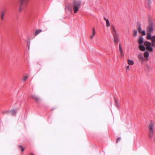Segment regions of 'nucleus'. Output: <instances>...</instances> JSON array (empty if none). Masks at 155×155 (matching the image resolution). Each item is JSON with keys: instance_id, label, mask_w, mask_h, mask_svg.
Here are the masks:
<instances>
[{"instance_id": "1", "label": "nucleus", "mask_w": 155, "mask_h": 155, "mask_svg": "<svg viewBox=\"0 0 155 155\" xmlns=\"http://www.w3.org/2000/svg\"><path fill=\"white\" fill-rule=\"evenodd\" d=\"M81 2L80 0L75 1L72 5L69 3L66 4L65 9L66 11H69L71 12L73 9L74 13H76L78 10L79 8L80 7Z\"/></svg>"}, {"instance_id": "2", "label": "nucleus", "mask_w": 155, "mask_h": 155, "mask_svg": "<svg viewBox=\"0 0 155 155\" xmlns=\"http://www.w3.org/2000/svg\"><path fill=\"white\" fill-rule=\"evenodd\" d=\"M154 24L153 23L151 20H149L148 25L147 26L146 29L147 32L152 33L154 31Z\"/></svg>"}, {"instance_id": "3", "label": "nucleus", "mask_w": 155, "mask_h": 155, "mask_svg": "<svg viewBox=\"0 0 155 155\" xmlns=\"http://www.w3.org/2000/svg\"><path fill=\"white\" fill-rule=\"evenodd\" d=\"M28 0H19L20 8L19 10V12H20L22 9L25 8L27 5Z\"/></svg>"}, {"instance_id": "4", "label": "nucleus", "mask_w": 155, "mask_h": 155, "mask_svg": "<svg viewBox=\"0 0 155 155\" xmlns=\"http://www.w3.org/2000/svg\"><path fill=\"white\" fill-rule=\"evenodd\" d=\"M112 33L114 38V42L115 43H118L119 40L117 37V35L116 33L115 28L113 26L112 27Z\"/></svg>"}, {"instance_id": "5", "label": "nucleus", "mask_w": 155, "mask_h": 155, "mask_svg": "<svg viewBox=\"0 0 155 155\" xmlns=\"http://www.w3.org/2000/svg\"><path fill=\"white\" fill-rule=\"evenodd\" d=\"M153 124L150 123L149 125V137L150 138H152L153 137Z\"/></svg>"}, {"instance_id": "6", "label": "nucleus", "mask_w": 155, "mask_h": 155, "mask_svg": "<svg viewBox=\"0 0 155 155\" xmlns=\"http://www.w3.org/2000/svg\"><path fill=\"white\" fill-rule=\"evenodd\" d=\"M144 45L146 46V49L150 52H152L153 49L151 46V43L148 41H145L144 42Z\"/></svg>"}, {"instance_id": "7", "label": "nucleus", "mask_w": 155, "mask_h": 155, "mask_svg": "<svg viewBox=\"0 0 155 155\" xmlns=\"http://www.w3.org/2000/svg\"><path fill=\"white\" fill-rule=\"evenodd\" d=\"M151 33H148L147 34V39L148 40H152L154 38L153 37V36H152L151 34Z\"/></svg>"}, {"instance_id": "8", "label": "nucleus", "mask_w": 155, "mask_h": 155, "mask_svg": "<svg viewBox=\"0 0 155 155\" xmlns=\"http://www.w3.org/2000/svg\"><path fill=\"white\" fill-rule=\"evenodd\" d=\"M138 42L139 45L142 44L143 42V38L142 36H140L139 37Z\"/></svg>"}, {"instance_id": "9", "label": "nucleus", "mask_w": 155, "mask_h": 155, "mask_svg": "<svg viewBox=\"0 0 155 155\" xmlns=\"http://www.w3.org/2000/svg\"><path fill=\"white\" fill-rule=\"evenodd\" d=\"M139 47L140 50L142 51H144L146 50L145 47L142 44L139 45Z\"/></svg>"}, {"instance_id": "10", "label": "nucleus", "mask_w": 155, "mask_h": 155, "mask_svg": "<svg viewBox=\"0 0 155 155\" xmlns=\"http://www.w3.org/2000/svg\"><path fill=\"white\" fill-rule=\"evenodd\" d=\"M11 111V112L9 113V114L11 115H15L17 113L16 110L15 109H13Z\"/></svg>"}, {"instance_id": "11", "label": "nucleus", "mask_w": 155, "mask_h": 155, "mask_svg": "<svg viewBox=\"0 0 155 155\" xmlns=\"http://www.w3.org/2000/svg\"><path fill=\"white\" fill-rule=\"evenodd\" d=\"M31 97L34 99L36 102H38L39 100V99L38 97H37L35 95H33L31 96Z\"/></svg>"}, {"instance_id": "12", "label": "nucleus", "mask_w": 155, "mask_h": 155, "mask_svg": "<svg viewBox=\"0 0 155 155\" xmlns=\"http://www.w3.org/2000/svg\"><path fill=\"white\" fill-rule=\"evenodd\" d=\"M153 37L154 38L152 40H151V47L155 46V35H153Z\"/></svg>"}, {"instance_id": "13", "label": "nucleus", "mask_w": 155, "mask_h": 155, "mask_svg": "<svg viewBox=\"0 0 155 155\" xmlns=\"http://www.w3.org/2000/svg\"><path fill=\"white\" fill-rule=\"evenodd\" d=\"M137 29L139 32L140 33H141V25L139 23H137Z\"/></svg>"}, {"instance_id": "14", "label": "nucleus", "mask_w": 155, "mask_h": 155, "mask_svg": "<svg viewBox=\"0 0 155 155\" xmlns=\"http://www.w3.org/2000/svg\"><path fill=\"white\" fill-rule=\"evenodd\" d=\"M119 49L120 51V55L121 56H123V51L120 44L119 45Z\"/></svg>"}, {"instance_id": "15", "label": "nucleus", "mask_w": 155, "mask_h": 155, "mask_svg": "<svg viewBox=\"0 0 155 155\" xmlns=\"http://www.w3.org/2000/svg\"><path fill=\"white\" fill-rule=\"evenodd\" d=\"M138 58L139 59V60H141L142 61H143V60H144V59L143 58V55L141 54H140L138 55Z\"/></svg>"}, {"instance_id": "16", "label": "nucleus", "mask_w": 155, "mask_h": 155, "mask_svg": "<svg viewBox=\"0 0 155 155\" xmlns=\"http://www.w3.org/2000/svg\"><path fill=\"white\" fill-rule=\"evenodd\" d=\"M104 19L105 20L106 22V26L107 27H109L110 25L109 20L107 19L105 17L104 18Z\"/></svg>"}, {"instance_id": "17", "label": "nucleus", "mask_w": 155, "mask_h": 155, "mask_svg": "<svg viewBox=\"0 0 155 155\" xmlns=\"http://www.w3.org/2000/svg\"><path fill=\"white\" fill-rule=\"evenodd\" d=\"M95 34V29L93 28L92 29V35L90 37V38L92 39L93 38Z\"/></svg>"}, {"instance_id": "18", "label": "nucleus", "mask_w": 155, "mask_h": 155, "mask_svg": "<svg viewBox=\"0 0 155 155\" xmlns=\"http://www.w3.org/2000/svg\"><path fill=\"white\" fill-rule=\"evenodd\" d=\"M127 61L128 63L130 65H133L134 64V62L132 60L128 59Z\"/></svg>"}, {"instance_id": "19", "label": "nucleus", "mask_w": 155, "mask_h": 155, "mask_svg": "<svg viewBox=\"0 0 155 155\" xmlns=\"http://www.w3.org/2000/svg\"><path fill=\"white\" fill-rule=\"evenodd\" d=\"M42 31V30L41 29H39L38 30H37L35 34V35H38L39 34L40 32H41Z\"/></svg>"}, {"instance_id": "20", "label": "nucleus", "mask_w": 155, "mask_h": 155, "mask_svg": "<svg viewBox=\"0 0 155 155\" xmlns=\"http://www.w3.org/2000/svg\"><path fill=\"white\" fill-rule=\"evenodd\" d=\"M144 56L146 58H148L149 56V54L147 51H146L144 53Z\"/></svg>"}, {"instance_id": "21", "label": "nucleus", "mask_w": 155, "mask_h": 155, "mask_svg": "<svg viewBox=\"0 0 155 155\" xmlns=\"http://www.w3.org/2000/svg\"><path fill=\"white\" fill-rule=\"evenodd\" d=\"M11 112V111H9V110H7V111H3L2 112V113L4 114H9V113H10Z\"/></svg>"}, {"instance_id": "22", "label": "nucleus", "mask_w": 155, "mask_h": 155, "mask_svg": "<svg viewBox=\"0 0 155 155\" xmlns=\"http://www.w3.org/2000/svg\"><path fill=\"white\" fill-rule=\"evenodd\" d=\"M137 30H135L134 31L133 35L134 37H135L137 35Z\"/></svg>"}, {"instance_id": "23", "label": "nucleus", "mask_w": 155, "mask_h": 155, "mask_svg": "<svg viewBox=\"0 0 155 155\" xmlns=\"http://www.w3.org/2000/svg\"><path fill=\"white\" fill-rule=\"evenodd\" d=\"M115 104H116V106L118 108L119 107V103L118 102V101H117V100L116 99H115Z\"/></svg>"}, {"instance_id": "24", "label": "nucleus", "mask_w": 155, "mask_h": 155, "mask_svg": "<svg viewBox=\"0 0 155 155\" xmlns=\"http://www.w3.org/2000/svg\"><path fill=\"white\" fill-rule=\"evenodd\" d=\"M5 13L4 12H2V13L1 15V19L2 20H3V17Z\"/></svg>"}, {"instance_id": "25", "label": "nucleus", "mask_w": 155, "mask_h": 155, "mask_svg": "<svg viewBox=\"0 0 155 155\" xmlns=\"http://www.w3.org/2000/svg\"><path fill=\"white\" fill-rule=\"evenodd\" d=\"M28 78V75L25 76L23 78L22 80H23V81H24L25 80L27 79Z\"/></svg>"}, {"instance_id": "26", "label": "nucleus", "mask_w": 155, "mask_h": 155, "mask_svg": "<svg viewBox=\"0 0 155 155\" xmlns=\"http://www.w3.org/2000/svg\"><path fill=\"white\" fill-rule=\"evenodd\" d=\"M141 33L142 35L143 36H144L146 35V32L144 30L141 31Z\"/></svg>"}, {"instance_id": "27", "label": "nucleus", "mask_w": 155, "mask_h": 155, "mask_svg": "<svg viewBox=\"0 0 155 155\" xmlns=\"http://www.w3.org/2000/svg\"><path fill=\"white\" fill-rule=\"evenodd\" d=\"M19 147L21 149V151H23L24 150V148L22 147L21 145L19 146Z\"/></svg>"}, {"instance_id": "28", "label": "nucleus", "mask_w": 155, "mask_h": 155, "mask_svg": "<svg viewBox=\"0 0 155 155\" xmlns=\"http://www.w3.org/2000/svg\"><path fill=\"white\" fill-rule=\"evenodd\" d=\"M147 2L149 6H150L151 3V1L150 0H147Z\"/></svg>"}, {"instance_id": "29", "label": "nucleus", "mask_w": 155, "mask_h": 155, "mask_svg": "<svg viewBox=\"0 0 155 155\" xmlns=\"http://www.w3.org/2000/svg\"><path fill=\"white\" fill-rule=\"evenodd\" d=\"M120 139H121L120 137L118 138L117 139L116 141V143H117L120 140Z\"/></svg>"}, {"instance_id": "30", "label": "nucleus", "mask_w": 155, "mask_h": 155, "mask_svg": "<svg viewBox=\"0 0 155 155\" xmlns=\"http://www.w3.org/2000/svg\"><path fill=\"white\" fill-rule=\"evenodd\" d=\"M147 68H148L149 71H150V67L149 65H147Z\"/></svg>"}, {"instance_id": "31", "label": "nucleus", "mask_w": 155, "mask_h": 155, "mask_svg": "<svg viewBox=\"0 0 155 155\" xmlns=\"http://www.w3.org/2000/svg\"><path fill=\"white\" fill-rule=\"evenodd\" d=\"M27 46L28 47V50L29 49V45L28 43L27 44Z\"/></svg>"}, {"instance_id": "32", "label": "nucleus", "mask_w": 155, "mask_h": 155, "mask_svg": "<svg viewBox=\"0 0 155 155\" xmlns=\"http://www.w3.org/2000/svg\"><path fill=\"white\" fill-rule=\"evenodd\" d=\"M130 68V66L129 65H128L127 67V68H126V69L127 70H128Z\"/></svg>"}, {"instance_id": "33", "label": "nucleus", "mask_w": 155, "mask_h": 155, "mask_svg": "<svg viewBox=\"0 0 155 155\" xmlns=\"http://www.w3.org/2000/svg\"><path fill=\"white\" fill-rule=\"evenodd\" d=\"M30 155H34V154L32 153H30Z\"/></svg>"}, {"instance_id": "34", "label": "nucleus", "mask_w": 155, "mask_h": 155, "mask_svg": "<svg viewBox=\"0 0 155 155\" xmlns=\"http://www.w3.org/2000/svg\"><path fill=\"white\" fill-rule=\"evenodd\" d=\"M54 110V109H53V108H52V109L51 110Z\"/></svg>"}]
</instances>
